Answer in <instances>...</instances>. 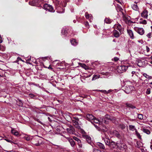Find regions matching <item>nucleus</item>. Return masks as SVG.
I'll list each match as a JSON object with an SVG mask.
<instances>
[{
	"mask_svg": "<svg viewBox=\"0 0 152 152\" xmlns=\"http://www.w3.org/2000/svg\"><path fill=\"white\" fill-rule=\"evenodd\" d=\"M93 152H102V151H101L96 149H94Z\"/></svg>",
	"mask_w": 152,
	"mask_h": 152,
	"instance_id": "4c0bfd02",
	"label": "nucleus"
},
{
	"mask_svg": "<svg viewBox=\"0 0 152 152\" xmlns=\"http://www.w3.org/2000/svg\"><path fill=\"white\" fill-rule=\"evenodd\" d=\"M118 60H119V58L118 57H116L114 58V60L115 61H117Z\"/></svg>",
	"mask_w": 152,
	"mask_h": 152,
	"instance_id": "c03bdc74",
	"label": "nucleus"
},
{
	"mask_svg": "<svg viewBox=\"0 0 152 152\" xmlns=\"http://www.w3.org/2000/svg\"><path fill=\"white\" fill-rule=\"evenodd\" d=\"M65 137L68 140L72 146H73L75 144V142L73 140L69 137Z\"/></svg>",
	"mask_w": 152,
	"mask_h": 152,
	"instance_id": "6ab92c4d",
	"label": "nucleus"
},
{
	"mask_svg": "<svg viewBox=\"0 0 152 152\" xmlns=\"http://www.w3.org/2000/svg\"><path fill=\"white\" fill-rule=\"evenodd\" d=\"M141 16L145 19H147L148 17V12L146 10H143L141 13Z\"/></svg>",
	"mask_w": 152,
	"mask_h": 152,
	"instance_id": "9d476101",
	"label": "nucleus"
},
{
	"mask_svg": "<svg viewBox=\"0 0 152 152\" xmlns=\"http://www.w3.org/2000/svg\"><path fill=\"white\" fill-rule=\"evenodd\" d=\"M74 11V10L72 9V10H71V12H73Z\"/></svg>",
	"mask_w": 152,
	"mask_h": 152,
	"instance_id": "0e129e2a",
	"label": "nucleus"
},
{
	"mask_svg": "<svg viewBox=\"0 0 152 152\" xmlns=\"http://www.w3.org/2000/svg\"><path fill=\"white\" fill-rule=\"evenodd\" d=\"M132 7L134 10L136 11L138 10L139 9L137 3L135 2H134V4H132Z\"/></svg>",
	"mask_w": 152,
	"mask_h": 152,
	"instance_id": "a211bd4d",
	"label": "nucleus"
},
{
	"mask_svg": "<svg viewBox=\"0 0 152 152\" xmlns=\"http://www.w3.org/2000/svg\"><path fill=\"white\" fill-rule=\"evenodd\" d=\"M142 152H148L146 150H144V149H141Z\"/></svg>",
	"mask_w": 152,
	"mask_h": 152,
	"instance_id": "8fccbe9b",
	"label": "nucleus"
},
{
	"mask_svg": "<svg viewBox=\"0 0 152 152\" xmlns=\"http://www.w3.org/2000/svg\"><path fill=\"white\" fill-rule=\"evenodd\" d=\"M148 79H152V77L149 75L148 77Z\"/></svg>",
	"mask_w": 152,
	"mask_h": 152,
	"instance_id": "3c124183",
	"label": "nucleus"
},
{
	"mask_svg": "<svg viewBox=\"0 0 152 152\" xmlns=\"http://www.w3.org/2000/svg\"><path fill=\"white\" fill-rule=\"evenodd\" d=\"M137 65L139 67L143 66L145 65V62L143 60L137 59L136 61Z\"/></svg>",
	"mask_w": 152,
	"mask_h": 152,
	"instance_id": "1a4fd4ad",
	"label": "nucleus"
},
{
	"mask_svg": "<svg viewBox=\"0 0 152 152\" xmlns=\"http://www.w3.org/2000/svg\"><path fill=\"white\" fill-rule=\"evenodd\" d=\"M134 29L138 34L141 35H143L144 33V31L142 28L134 27Z\"/></svg>",
	"mask_w": 152,
	"mask_h": 152,
	"instance_id": "6e6552de",
	"label": "nucleus"
},
{
	"mask_svg": "<svg viewBox=\"0 0 152 152\" xmlns=\"http://www.w3.org/2000/svg\"><path fill=\"white\" fill-rule=\"evenodd\" d=\"M151 93V89L150 88H148L147 89L146 92V93L147 94H149Z\"/></svg>",
	"mask_w": 152,
	"mask_h": 152,
	"instance_id": "e433bc0d",
	"label": "nucleus"
},
{
	"mask_svg": "<svg viewBox=\"0 0 152 152\" xmlns=\"http://www.w3.org/2000/svg\"><path fill=\"white\" fill-rule=\"evenodd\" d=\"M143 75L144 76L145 78H148V77L149 75H148L146 73H143Z\"/></svg>",
	"mask_w": 152,
	"mask_h": 152,
	"instance_id": "a19ab883",
	"label": "nucleus"
},
{
	"mask_svg": "<svg viewBox=\"0 0 152 152\" xmlns=\"http://www.w3.org/2000/svg\"><path fill=\"white\" fill-rule=\"evenodd\" d=\"M125 128V125H124L123 126V128L124 129Z\"/></svg>",
	"mask_w": 152,
	"mask_h": 152,
	"instance_id": "680f3d73",
	"label": "nucleus"
},
{
	"mask_svg": "<svg viewBox=\"0 0 152 152\" xmlns=\"http://www.w3.org/2000/svg\"><path fill=\"white\" fill-rule=\"evenodd\" d=\"M53 64H54V61L53 63ZM61 63H57L56 65H53V66H55V67H57L58 66H61Z\"/></svg>",
	"mask_w": 152,
	"mask_h": 152,
	"instance_id": "c9c22d12",
	"label": "nucleus"
},
{
	"mask_svg": "<svg viewBox=\"0 0 152 152\" xmlns=\"http://www.w3.org/2000/svg\"><path fill=\"white\" fill-rule=\"evenodd\" d=\"M67 33L66 31L64 29H63L61 31V34L62 35H66Z\"/></svg>",
	"mask_w": 152,
	"mask_h": 152,
	"instance_id": "473e14b6",
	"label": "nucleus"
},
{
	"mask_svg": "<svg viewBox=\"0 0 152 152\" xmlns=\"http://www.w3.org/2000/svg\"><path fill=\"white\" fill-rule=\"evenodd\" d=\"M152 34L150 32L147 34L146 36L148 38H150L152 37Z\"/></svg>",
	"mask_w": 152,
	"mask_h": 152,
	"instance_id": "f704fd0d",
	"label": "nucleus"
},
{
	"mask_svg": "<svg viewBox=\"0 0 152 152\" xmlns=\"http://www.w3.org/2000/svg\"><path fill=\"white\" fill-rule=\"evenodd\" d=\"M11 132L12 134L15 136H17L19 134V133L18 131L13 128H12L11 129Z\"/></svg>",
	"mask_w": 152,
	"mask_h": 152,
	"instance_id": "aec40b11",
	"label": "nucleus"
},
{
	"mask_svg": "<svg viewBox=\"0 0 152 152\" xmlns=\"http://www.w3.org/2000/svg\"><path fill=\"white\" fill-rule=\"evenodd\" d=\"M104 21L105 23H110L111 22V20L109 18H106Z\"/></svg>",
	"mask_w": 152,
	"mask_h": 152,
	"instance_id": "c85d7f7f",
	"label": "nucleus"
},
{
	"mask_svg": "<svg viewBox=\"0 0 152 152\" xmlns=\"http://www.w3.org/2000/svg\"><path fill=\"white\" fill-rule=\"evenodd\" d=\"M43 8L45 10L51 12H55L53 7L51 5L48 4H44L43 6Z\"/></svg>",
	"mask_w": 152,
	"mask_h": 152,
	"instance_id": "20e7f679",
	"label": "nucleus"
},
{
	"mask_svg": "<svg viewBox=\"0 0 152 152\" xmlns=\"http://www.w3.org/2000/svg\"><path fill=\"white\" fill-rule=\"evenodd\" d=\"M127 31L131 39H133L135 38L133 32L132 30L128 28L127 29Z\"/></svg>",
	"mask_w": 152,
	"mask_h": 152,
	"instance_id": "0eeeda50",
	"label": "nucleus"
},
{
	"mask_svg": "<svg viewBox=\"0 0 152 152\" xmlns=\"http://www.w3.org/2000/svg\"><path fill=\"white\" fill-rule=\"evenodd\" d=\"M73 22L74 23H75L76 22V20H74Z\"/></svg>",
	"mask_w": 152,
	"mask_h": 152,
	"instance_id": "e2e57ef3",
	"label": "nucleus"
},
{
	"mask_svg": "<svg viewBox=\"0 0 152 152\" xmlns=\"http://www.w3.org/2000/svg\"><path fill=\"white\" fill-rule=\"evenodd\" d=\"M149 84L151 85H152V82L149 83Z\"/></svg>",
	"mask_w": 152,
	"mask_h": 152,
	"instance_id": "338daca9",
	"label": "nucleus"
},
{
	"mask_svg": "<svg viewBox=\"0 0 152 152\" xmlns=\"http://www.w3.org/2000/svg\"><path fill=\"white\" fill-rule=\"evenodd\" d=\"M85 24L86 27L89 28V23L88 22H85Z\"/></svg>",
	"mask_w": 152,
	"mask_h": 152,
	"instance_id": "79ce46f5",
	"label": "nucleus"
},
{
	"mask_svg": "<svg viewBox=\"0 0 152 152\" xmlns=\"http://www.w3.org/2000/svg\"><path fill=\"white\" fill-rule=\"evenodd\" d=\"M4 140H5L7 142H12L11 140H9L8 139H4Z\"/></svg>",
	"mask_w": 152,
	"mask_h": 152,
	"instance_id": "49530a36",
	"label": "nucleus"
},
{
	"mask_svg": "<svg viewBox=\"0 0 152 152\" xmlns=\"http://www.w3.org/2000/svg\"><path fill=\"white\" fill-rule=\"evenodd\" d=\"M77 121H78V119L77 118V129L78 131L82 134L83 137L86 139L88 143L91 144L92 142L91 137L88 135L86 134L85 132L80 128V126H77V124H79L78 122H77Z\"/></svg>",
	"mask_w": 152,
	"mask_h": 152,
	"instance_id": "f257e3e1",
	"label": "nucleus"
},
{
	"mask_svg": "<svg viewBox=\"0 0 152 152\" xmlns=\"http://www.w3.org/2000/svg\"><path fill=\"white\" fill-rule=\"evenodd\" d=\"M114 29L118 30L120 32L121 34L124 31V29L122 27L121 25L119 23L115 24L113 27Z\"/></svg>",
	"mask_w": 152,
	"mask_h": 152,
	"instance_id": "39448f33",
	"label": "nucleus"
},
{
	"mask_svg": "<svg viewBox=\"0 0 152 152\" xmlns=\"http://www.w3.org/2000/svg\"><path fill=\"white\" fill-rule=\"evenodd\" d=\"M129 129L132 131H133L136 130H137L135 126H134L132 125H129Z\"/></svg>",
	"mask_w": 152,
	"mask_h": 152,
	"instance_id": "5701e85b",
	"label": "nucleus"
},
{
	"mask_svg": "<svg viewBox=\"0 0 152 152\" xmlns=\"http://www.w3.org/2000/svg\"><path fill=\"white\" fill-rule=\"evenodd\" d=\"M66 130L69 133L73 134L74 133V129L71 126H70L69 128H67Z\"/></svg>",
	"mask_w": 152,
	"mask_h": 152,
	"instance_id": "4468645a",
	"label": "nucleus"
},
{
	"mask_svg": "<svg viewBox=\"0 0 152 152\" xmlns=\"http://www.w3.org/2000/svg\"><path fill=\"white\" fill-rule=\"evenodd\" d=\"M77 145L78 146V150H79L80 151H82L84 148V147L83 145L82 142L80 140H79L77 138Z\"/></svg>",
	"mask_w": 152,
	"mask_h": 152,
	"instance_id": "423d86ee",
	"label": "nucleus"
},
{
	"mask_svg": "<svg viewBox=\"0 0 152 152\" xmlns=\"http://www.w3.org/2000/svg\"><path fill=\"white\" fill-rule=\"evenodd\" d=\"M94 126H95V127L97 129H98V128H99L98 127V126H96L94 124Z\"/></svg>",
	"mask_w": 152,
	"mask_h": 152,
	"instance_id": "bf43d9fd",
	"label": "nucleus"
},
{
	"mask_svg": "<svg viewBox=\"0 0 152 152\" xmlns=\"http://www.w3.org/2000/svg\"><path fill=\"white\" fill-rule=\"evenodd\" d=\"M150 148L151 150H152V140H151V142Z\"/></svg>",
	"mask_w": 152,
	"mask_h": 152,
	"instance_id": "09e8293b",
	"label": "nucleus"
},
{
	"mask_svg": "<svg viewBox=\"0 0 152 152\" xmlns=\"http://www.w3.org/2000/svg\"><path fill=\"white\" fill-rule=\"evenodd\" d=\"M126 146L125 145V144L124 143H122V145L121 146V148H120V149L123 150V149H126Z\"/></svg>",
	"mask_w": 152,
	"mask_h": 152,
	"instance_id": "2f4dec72",
	"label": "nucleus"
},
{
	"mask_svg": "<svg viewBox=\"0 0 152 152\" xmlns=\"http://www.w3.org/2000/svg\"><path fill=\"white\" fill-rule=\"evenodd\" d=\"M50 66V65L48 67H46L45 66H44V67L45 68H48L49 69H51V70L53 69V68H52Z\"/></svg>",
	"mask_w": 152,
	"mask_h": 152,
	"instance_id": "37998d69",
	"label": "nucleus"
},
{
	"mask_svg": "<svg viewBox=\"0 0 152 152\" xmlns=\"http://www.w3.org/2000/svg\"><path fill=\"white\" fill-rule=\"evenodd\" d=\"M24 138L25 139H26L27 141H30L31 140H32V142H33V144L35 145L36 146H39L40 145V144L39 143V142H38L36 143H35L34 141L35 140H37V138L36 139V138H34L32 136H25L24 137Z\"/></svg>",
	"mask_w": 152,
	"mask_h": 152,
	"instance_id": "7ed1b4c3",
	"label": "nucleus"
},
{
	"mask_svg": "<svg viewBox=\"0 0 152 152\" xmlns=\"http://www.w3.org/2000/svg\"><path fill=\"white\" fill-rule=\"evenodd\" d=\"M123 143H122L121 141L119 142H118L116 143V145L117 146V147L119 149L121 148V146L122 145V144Z\"/></svg>",
	"mask_w": 152,
	"mask_h": 152,
	"instance_id": "a878e982",
	"label": "nucleus"
},
{
	"mask_svg": "<svg viewBox=\"0 0 152 152\" xmlns=\"http://www.w3.org/2000/svg\"><path fill=\"white\" fill-rule=\"evenodd\" d=\"M99 78V75H94L93 77H92V80H95L97 78Z\"/></svg>",
	"mask_w": 152,
	"mask_h": 152,
	"instance_id": "7c9ffc66",
	"label": "nucleus"
},
{
	"mask_svg": "<svg viewBox=\"0 0 152 152\" xmlns=\"http://www.w3.org/2000/svg\"><path fill=\"white\" fill-rule=\"evenodd\" d=\"M110 148L112 149L114 148H115L116 145L115 144V142L112 141L110 143L109 145Z\"/></svg>",
	"mask_w": 152,
	"mask_h": 152,
	"instance_id": "f3484780",
	"label": "nucleus"
},
{
	"mask_svg": "<svg viewBox=\"0 0 152 152\" xmlns=\"http://www.w3.org/2000/svg\"><path fill=\"white\" fill-rule=\"evenodd\" d=\"M96 145L99 147L100 148L102 149H104L105 147L104 145L101 143L98 142L97 143Z\"/></svg>",
	"mask_w": 152,
	"mask_h": 152,
	"instance_id": "4be33fe9",
	"label": "nucleus"
},
{
	"mask_svg": "<svg viewBox=\"0 0 152 152\" xmlns=\"http://www.w3.org/2000/svg\"><path fill=\"white\" fill-rule=\"evenodd\" d=\"M118 3H120V1H119L120 0H115Z\"/></svg>",
	"mask_w": 152,
	"mask_h": 152,
	"instance_id": "13d9d810",
	"label": "nucleus"
},
{
	"mask_svg": "<svg viewBox=\"0 0 152 152\" xmlns=\"http://www.w3.org/2000/svg\"><path fill=\"white\" fill-rule=\"evenodd\" d=\"M150 63L152 64V61L150 62Z\"/></svg>",
	"mask_w": 152,
	"mask_h": 152,
	"instance_id": "774afa93",
	"label": "nucleus"
},
{
	"mask_svg": "<svg viewBox=\"0 0 152 152\" xmlns=\"http://www.w3.org/2000/svg\"><path fill=\"white\" fill-rule=\"evenodd\" d=\"M117 132V133L116 134V135L117 137H118L119 136V135L118 134V132Z\"/></svg>",
	"mask_w": 152,
	"mask_h": 152,
	"instance_id": "6e6d98bb",
	"label": "nucleus"
},
{
	"mask_svg": "<svg viewBox=\"0 0 152 152\" xmlns=\"http://www.w3.org/2000/svg\"><path fill=\"white\" fill-rule=\"evenodd\" d=\"M146 50L147 51V52H149V51L150 50V48H149L148 46H146Z\"/></svg>",
	"mask_w": 152,
	"mask_h": 152,
	"instance_id": "a18cd8bd",
	"label": "nucleus"
},
{
	"mask_svg": "<svg viewBox=\"0 0 152 152\" xmlns=\"http://www.w3.org/2000/svg\"><path fill=\"white\" fill-rule=\"evenodd\" d=\"M113 34L114 36L116 38L119 37L120 35L119 32L115 30L113 31Z\"/></svg>",
	"mask_w": 152,
	"mask_h": 152,
	"instance_id": "412c9836",
	"label": "nucleus"
},
{
	"mask_svg": "<svg viewBox=\"0 0 152 152\" xmlns=\"http://www.w3.org/2000/svg\"><path fill=\"white\" fill-rule=\"evenodd\" d=\"M85 16L87 19H89V20L90 22H91L92 21V20H93V17L91 15H90L87 12H86L85 14Z\"/></svg>",
	"mask_w": 152,
	"mask_h": 152,
	"instance_id": "2eb2a0df",
	"label": "nucleus"
},
{
	"mask_svg": "<svg viewBox=\"0 0 152 152\" xmlns=\"http://www.w3.org/2000/svg\"><path fill=\"white\" fill-rule=\"evenodd\" d=\"M141 130L144 133L148 134H150L151 132L150 130L147 129H145L144 128L142 127L141 128Z\"/></svg>",
	"mask_w": 152,
	"mask_h": 152,
	"instance_id": "dca6fc26",
	"label": "nucleus"
},
{
	"mask_svg": "<svg viewBox=\"0 0 152 152\" xmlns=\"http://www.w3.org/2000/svg\"><path fill=\"white\" fill-rule=\"evenodd\" d=\"M32 2H29V4H30V5H33V4H32Z\"/></svg>",
	"mask_w": 152,
	"mask_h": 152,
	"instance_id": "4d7b16f0",
	"label": "nucleus"
},
{
	"mask_svg": "<svg viewBox=\"0 0 152 152\" xmlns=\"http://www.w3.org/2000/svg\"><path fill=\"white\" fill-rule=\"evenodd\" d=\"M104 142L106 145H109L110 144V140L109 139H106L104 140Z\"/></svg>",
	"mask_w": 152,
	"mask_h": 152,
	"instance_id": "cd10ccee",
	"label": "nucleus"
},
{
	"mask_svg": "<svg viewBox=\"0 0 152 152\" xmlns=\"http://www.w3.org/2000/svg\"><path fill=\"white\" fill-rule=\"evenodd\" d=\"M73 139H74L75 140H76V137H73Z\"/></svg>",
	"mask_w": 152,
	"mask_h": 152,
	"instance_id": "052dcab7",
	"label": "nucleus"
},
{
	"mask_svg": "<svg viewBox=\"0 0 152 152\" xmlns=\"http://www.w3.org/2000/svg\"><path fill=\"white\" fill-rule=\"evenodd\" d=\"M34 119L35 121H37L38 122L41 124H42V122L41 121H40V120L39 119L35 118Z\"/></svg>",
	"mask_w": 152,
	"mask_h": 152,
	"instance_id": "58836bf2",
	"label": "nucleus"
},
{
	"mask_svg": "<svg viewBox=\"0 0 152 152\" xmlns=\"http://www.w3.org/2000/svg\"><path fill=\"white\" fill-rule=\"evenodd\" d=\"M70 42L71 43V44L72 45L74 46H75V45L76 44V40L75 39H73L71 40Z\"/></svg>",
	"mask_w": 152,
	"mask_h": 152,
	"instance_id": "393cba45",
	"label": "nucleus"
},
{
	"mask_svg": "<svg viewBox=\"0 0 152 152\" xmlns=\"http://www.w3.org/2000/svg\"><path fill=\"white\" fill-rule=\"evenodd\" d=\"M139 23L141 24H146L147 23V21L145 20H143L142 19H141L139 21Z\"/></svg>",
	"mask_w": 152,
	"mask_h": 152,
	"instance_id": "b1692460",
	"label": "nucleus"
},
{
	"mask_svg": "<svg viewBox=\"0 0 152 152\" xmlns=\"http://www.w3.org/2000/svg\"><path fill=\"white\" fill-rule=\"evenodd\" d=\"M86 118L92 123L93 119L94 118V117L91 114H88L86 115Z\"/></svg>",
	"mask_w": 152,
	"mask_h": 152,
	"instance_id": "f8f14e48",
	"label": "nucleus"
},
{
	"mask_svg": "<svg viewBox=\"0 0 152 152\" xmlns=\"http://www.w3.org/2000/svg\"><path fill=\"white\" fill-rule=\"evenodd\" d=\"M104 92H106L107 93L110 92H111L112 91V90H109L107 92L106 91L104 90L103 91Z\"/></svg>",
	"mask_w": 152,
	"mask_h": 152,
	"instance_id": "de8ad7c7",
	"label": "nucleus"
},
{
	"mask_svg": "<svg viewBox=\"0 0 152 152\" xmlns=\"http://www.w3.org/2000/svg\"><path fill=\"white\" fill-rule=\"evenodd\" d=\"M128 66H121L119 67V69L121 70L120 73H123L124 72L126 71V70L128 68Z\"/></svg>",
	"mask_w": 152,
	"mask_h": 152,
	"instance_id": "ddd939ff",
	"label": "nucleus"
},
{
	"mask_svg": "<svg viewBox=\"0 0 152 152\" xmlns=\"http://www.w3.org/2000/svg\"><path fill=\"white\" fill-rule=\"evenodd\" d=\"M22 103H21L20 104V105H20V106H22Z\"/></svg>",
	"mask_w": 152,
	"mask_h": 152,
	"instance_id": "69168bd1",
	"label": "nucleus"
},
{
	"mask_svg": "<svg viewBox=\"0 0 152 152\" xmlns=\"http://www.w3.org/2000/svg\"><path fill=\"white\" fill-rule=\"evenodd\" d=\"M107 120H108L107 119L103 118H100V119H98L94 117V118L93 119V121L96 124L102 123L107 124L108 123V121H107Z\"/></svg>",
	"mask_w": 152,
	"mask_h": 152,
	"instance_id": "f03ea898",
	"label": "nucleus"
},
{
	"mask_svg": "<svg viewBox=\"0 0 152 152\" xmlns=\"http://www.w3.org/2000/svg\"><path fill=\"white\" fill-rule=\"evenodd\" d=\"M133 88V87L132 86H126L125 89V91L126 93L129 94L131 92Z\"/></svg>",
	"mask_w": 152,
	"mask_h": 152,
	"instance_id": "9b49d317",
	"label": "nucleus"
},
{
	"mask_svg": "<svg viewBox=\"0 0 152 152\" xmlns=\"http://www.w3.org/2000/svg\"><path fill=\"white\" fill-rule=\"evenodd\" d=\"M135 71H132V76H133V75H134V74H135Z\"/></svg>",
	"mask_w": 152,
	"mask_h": 152,
	"instance_id": "864d4df0",
	"label": "nucleus"
},
{
	"mask_svg": "<svg viewBox=\"0 0 152 152\" xmlns=\"http://www.w3.org/2000/svg\"><path fill=\"white\" fill-rule=\"evenodd\" d=\"M2 42V38L1 36H0V43H1Z\"/></svg>",
	"mask_w": 152,
	"mask_h": 152,
	"instance_id": "603ef678",
	"label": "nucleus"
},
{
	"mask_svg": "<svg viewBox=\"0 0 152 152\" xmlns=\"http://www.w3.org/2000/svg\"><path fill=\"white\" fill-rule=\"evenodd\" d=\"M29 96L31 98H33L35 96V95L32 94H29Z\"/></svg>",
	"mask_w": 152,
	"mask_h": 152,
	"instance_id": "ea45409f",
	"label": "nucleus"
},
{
	"mask_svg": "<svg viewBox=\"0 0 152 152\" xmlns=\"http://www.w3.org/2000/svg\"><path fill=\"white\" fill-rule=\"evenodd\" d=\"M138 118L140 120H142L143 118V116L142 114H139L138 115Z\"/></svg>",
	"mask_w": 152,
	"mask_h": 152,
	"instance_id": "72a5a7b5",
	"label": "nucleus"
},
{
	"mask_svg": "<svg viewBox=\"0 0 152 152\" xmlns=\"http://www.w3.org/2000/svg\"><path fill=\"white\" fill-rule=\"evenodd\" d=\"M108 117H109V116L108 115H106V118H108L109 119H110L109 118H108Z\"/></svg>",
	"mask_w": 152,
	"mask_h": 152,
	"instance_id": "5fc2aeb1",
	"label": "nucleus"
},
{
	"mask_svg": "<svg viewBox=\"0 0 152 152\" xmlns=\"http://www.w3.org/2000/svg\"><path fill=\"white\" fill-rule=\"evenodd\" d=\"M135 134L139 139H141V137L140 134L137 132V130H136V131H135Z\"/></svg>",
	"mask_w": 152,
	"mask_h": 152,
	"instance_id": "bb28decb",
	"label": "nucleus"
},
{
	"mask_svg": "<svg viewBox=\"0 0 152 152\" xmlns=\"http://www.w3.org/2000/svg\"><path fill=\"white\" fill-rule=\"evenodd\" d=\"M79 65H80H80L83 68H84L85 69H88V68L87 66H86L85 64H80L79 63Z\"/></svg>",
	"mask_w": 152,
	"mask_h": 152,
	"instance_id": "c756f323",
	"label": "nucleus"
}]
</instances>
